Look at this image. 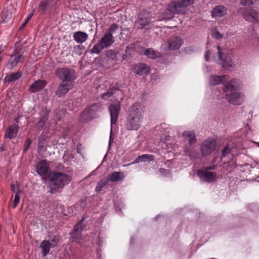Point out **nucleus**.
Here are the masks:
<instances>
[{
  "mask_svg": "<svg viewBox=\"0 0 259 259\" xmlns=\"http://www.w3.org/2000/svg\"><path fill=\"white\" fill-rule=\"evenodd\" d=\"M150 72L149 66L144 63H139L135 67V72L139 75H147Z\"/></svg>",
  "mask_w": 259,
  "mask_h": 259,
  "instance_id": "obj_17",
  "label": "nucleus"
},
{
  "mask_svg": "<svg viewBox=\"0 0 259 259\" xmlns=\"http://www.w3.org/2000/svg\"><path fill=\"white\" fill-rule=\"evenodd\" d=\"M144 54L151 59H156L159 56V54L152 49H147L145 50Z\"/></svg>",
  "mask_w": 259,
  "mask_h": 259,
  "instance_id": "obj_36",
  "label": "nucleus"
},
{
  "mask_svg": "<svg viewBox=\"0 0 259 259\" xmlns=\"http://www.w3.org/2000/svg\"><path fill=\"white\" fill-rule=\"evenodd\" d=\"M159 172L163 176H166L170 174V171L169 169L160 168L159 169Z\"/></svg>",
  "mask_w": 259,
  "mask_h": 259,
  "instance_id": "obj_46",
  "label": "nucleus"
},
{
  "mask_svg": "<svg viewBox=\"0 0 259 259\" xmlns=\"http://www.w3.org/2000/svg\"><path fill=\"white\" fill-rule=\"evenodd\" d=\"M22 73L20 71H18L16 73H13L10 75L7 76L5 79L6 82L11 83V82L15 81L21 77Z\"/></svg>",
  "mask_w": 259,
  "mask_h": 259,
  "instance_id": "obj_30",
  "label": "nucleus"
},
{
  "mask_svg": "<svg viewBox=\"0 0 259 259\" xmlns=\"http://www.w3.org/2000/svg\"><path fill=\"white\" fill-rule=\"evenodd\" d=\"M216 142L213 139H208L204 141L201 145V151L203 156L209 155L215 149Z\"/></svg>",
  "mask_w": 259,
  "mask_h": 259,
  "instance_id": "obj_9",
  "label": "nucleus"
},
{
  "mask_svg": "<svg viewBox=\"0 0 259 259\" xmlns=\"http://www.w3.org/2000/svg\"><path fill=\"white\" fill-rule=\"evenodd\" d=\"M121 110V104L118 100L113 101L109 107L111 117V124H115L117 121Z\"/></svg>",
  "mask_w": 259,
  "mask_h": 259,
  "instance_id": "obj_8",
  "label": "nucleus"
},
{
  "mask_svg": "<svg viewBox=\"0 0 259 259\" xmlns=\"http://www.w3.org/2000/svg\"><path fill=\"white\" fill-rule=\"evenodd\" d=\"M31 140L30 139H27L25 140V143H24V152H26L29 148V146L30 145V144H31Z\"/></svg>",
  "mask_w": 259,
  "mask_h": 259,
  "instance_id": "obj_45",
  "label": "nucleus"
},
{
  "mask_svg": "<svg viewBox=\"0 0 259 259\" xmlns=\"http://www.w3.org/2000/svg\"><path fill=\"white\" fill-rule=\"evenodd\" d=\"M83 219H82L81 221H80L78 223H77L73 228V232L74 233H78V232H80L81 228V223L83 222Z\"/></svg>",
  "mask_w": 259,
  "mask_h": 259,
  "instance_id": "obj_42",
  "label": "nucleus"
},
{
  "mask_svg": "<svg viewBox=\"0 0 259 259\" xmlns=\"http://www.w3.org/2000/svg\"><path fill=\"white\" fill-rule=\"evenodd\" d=\"M106 48L110 47L114 42L113 35L105 33L99 41Z\"/></svg>",
  "mask_w": 259,
  "mask_h": 259,
  "instance_id": "obj_22",
  "label": "nucleus"
},
{
  "mask_svg": "<svg viewBox=\"0 0 259 259\" xmlns=\"http://www.w3.org/2000/svg\"><path fill=\"white\" fill-rule=\"evenodd\" d=\"M235 80L231 79L230 81L228 82L224 88V91L225 92H232L236 90V87L233 85L234 83Z\"/></svg>",
  "mask_w": 259,
  "mask_h": 259,
  "instance_id": "obj_35",
  "label": "nucleus"
},
{
  "mask_svg": "<svg viewBox=\"0 0 259 259\" xmlns=\"http://www.w3.org/2000/svg\"><path fill=\"white\" fill-rule=\"evenodd\" d=\"M226 9L222 6H215L211 11V16L213 18L223 16L226 13Z\"/></svg>",
  "mask_w": 259,
  "mask_h": 259,
  "instance_id": "obj_24",
  "label": "nucleus"
},
{
  "mask_svg": "<svg viewBox=\"0 0 259 259\" xmlns=\"http://www.w3.org/2000/svg\"><path fill=\"white\" fill-rule=\"evenodd\" d=\"M212 35L216 39H221L223 37V34H221L218 30H214L212 32Z\"/></svg>",
  "mask_w": 259,
  "mask_h": 259,
  "instance_id": "obj_44",
  "label": "nucleus"
},
{
  "mask_svg": "<svg viewBox=\"0 0 259 259\" xmlns=\"http://www.w3.org/2000/svg\"><path fill=\"white\" fill-rule=\"evenodd\" d=\"M88 35L87 33L82 31H77L74 33L73 38L74 40L79 44H81L88 39Z\"/></svg>",
  "mask_w": 259,
  "mask_h": 259,
  "instance_id": "obj_25",
  "label": "nucleus"
},
{
  "mask_svg": "<svg viewBox=\"0 0 259 259\" xmlns=\"http://www.w3.org/2000/svg\"><path fill=\"white\" fill-rule=\"evenodd\" d=\"M105 48H106L100 41L91 50L90 52L92 54H99L100 52Z\"/></svg>",
  "mask_w": 259,
  "mask_h": 259,
  "instance_id": "obj_34",
  "label": "nucleus"
},
{
  "mask_svg": "<svg viewBox=\"0 0 259 259\" xmlns=\"http://www.w3.org/2000/svg\"><path fill=\"white\" fill-rule=\"evenodd\" d=\"M183 40L178 36L170 38L168 40V48L171 50L179 49L182 45Z\"/></svg>",
  "mask_w": 259,
  "mask_h": 259,
  "instance_id": "obj_18",
  "label": "nucleus"
},
{
  "mask_svg": "<svg viewBox=\"0 0 259 259\" xmlns=\"http://www.w3.org/2000/svg\"><path fill=\"white\" fill-rule=\"evenodd\" d=\"M118 28L119 27L117 24L113 23L110 25L106 32L113 35V33L116 32L118 30Z\"/></svg>",
  "mask_w": 259,
  "mask_h": 259,
  "instance_id": "obj_37",
  "label": "nucleus"
},
{
  "mask_svg": "<svg viewBox=\"0 0 259 259\" xmlns=\"http://www.w3.org/2000/svg\"><path fill=\"white\" fill-rule=\"evenodd\" d=\"M94 117L89 112V110L86 108L80 114L79 117L80 122H86L92 120Z\"/></svg>",
  "mask_w": 259,
  "mask_h": 259,
  "instance_id": "obj_26",
  "label": "nucleus"
},
{
  "mask_svg": "<svg viewBox=\"0 0 259 259\" xmlns=\"http://www.w3.org/2000/svg\"><path fill=\"white\" fill-rule=\"evenodd\" d=\"M81 239V235L79 233H74L73 232L72 235L71 236V240L72 242H75L77 243H80V239Z\"/></svg>",
  "mask_w": 259,
  "mask_h": 259,
  "instance_id": "obj_39",
  "label": "nucleus"
},
{
  "mask_svg": "<svg viewBox=\"0 0 259 259\" xmlns=\"http://www.w3.org/2000/svg\"><path fill=\"white\" fill-rule=\"evenodd\" d=\"M109 183L108 180L106 178L101 179L98 182L96 187L95 190L97 192L102 191L103 188Z\"/></svg>",
  "mask_w": 259,
  "mask_h": 259,
  "instance_id": "obj_33",
  "label": "nucleus"
},
{
  "mask_svg": "<svg viewBox=\"0 0 259 259\" xmlns=\"http://www.w3.org/2000/svg\"><path fill=\"white\" fill-rule=\"evenodd\" d=\"M230 152V149L228 146H226L224 148L222 151V157L226 156L227 154H229Z\"/></svg>",
  "mask_w": 259,
  "mask_h": 259,
  "instance_id": "obj_48",
  "label": "nucleus"
},
{
  "mask_svg": "<svg viewBox=\"0 0 259 259\" xmlns=\"http://www.w3.org/2000/svg\"><path fill=\"white\" fill-rule=\"evenodd\" d=\"M10 187H11V190L12 192L16 193V185L14 184H11Z\"/></svg>",
  "mask_w": 259,
  "mask_h": 259,
  "instance_id": "obj_50",
  "label": "nucleus"
},
{
  "mask_svg": "<svg viewBox=\"0 0 259 259\" xmlns=\"http://www.w3.org/2000/svg\"><path fill=\"white\" fill-rule=\"evenodd\" d=\"M194 0H170L166 10L172 14H185L187 8L192 5Z\"/></svg>",
  "mask_w": 259,
  "mask_h": 259,
  "instance_id": "obj_3",
  "label": "nucleus"
},
{
  "mask_svg": "<svg viewBox=\"0 0 259 259\" xmlns=\"http://www.w3.org/2000/svg\"><path fill=\"white\" fill-rule=\"evenodd\" d=\"M151 15L146 10L141 11L138 15L135 25L138 29H148L151 24Z\"/></svg>",
  "mask_w": 259,
  "mask_h": 259,
  "instance_id": "obj_6",
  "label": "nucleus"
},
{
  "mask_svg": "<svg viewBox=\"0 0 259 259\" xmlns=\"http://www.w3.org/2000/svg\"><path fill=\"white\" fill-rule=\"evenodd\" d=\"M87 108L94 117L96 112L102 109V106L101 103H97L91 105Z\"/></svg>",
  "mask_w": 259,
  "mask_h": 259,
  "instance_id": "obj_28",
  "label": "nucleus"
},
{
  "mask_svg": "<svg viewBox=\"0 0 259 259\" xmlns=\"http://www.w3.org/2000/svg\"><path fill=\"white\" fill-rule=\"evenodd\" d=\"M209 57V52H206L205 54V59L207 61H208V59Z\"/></svg>",
  "mask_w": 259,
  "mask_h": 259,
  "instance_id": "obj_54",
  "label": "nucleus"
},
{
  "mask_svg": "<svg viewBox=\"0 0 259 259\" xmlns=\"http://www.w3.org/2000/svg\"><path fill=\"white\" fill-rule=\"evenodd\" d=\"M229 78L228 75H212L210 78V82L211 85H214L219 83H223L225 81L228 80Z\"/></svg>",
  "mask_w": 259,
  "mask_h": 259,
  "instance_id": "obj_23",
  "label": "nucleus"
},
{
  "mask_svg": "<svg viewBox=\"0 0 259 259\" xmlns=\"http://www.w3.org/2000/svg\"><path fill=\"white\" fill-rule=\"evenodd\" d=\"M215 168V166H211L209 167H206L205 168H204V169H207V170L209 171L210 170H211V169H214Z\"/></svg>",
  "mask_w": 259,
  "mask_h": 259,
  "instance_id": "obj_53",
  "label": "nucleus"
},
{
  "mask_svg": "<svg viewBox=\"0 0 259 259\" xmlns=\"http://www.w3.org/2000/svg\"><path fill=\"white\" fill-rule=\"evenodd\" d=\"M14 121L16 122V123H19V118L17 117V118H16L14 119Z\"/></svg>",
  "mask_w": 259,
  "mask_h": 259,
  "instance_id": "obj_56",
  "label": "nucleus"
},
{
  "mask_svg": "<svg viewBox=\"0 0 259 259\" xmlns=\"http://www.w3.org/2000/svg\"><path fill=\"white\" fill-rule=\"evenodd\" d=\"M217 49L219 54V58L222 61V66L224 68L231 66V58L229 56H224V54L221 52V49L220 46H217Z\"/></svg>",
  "mask_w": 259,
  "mask_h": 259,
  "instance_id": "obj_16",
  "label": "nucleus"
},
{
  "mask_svg": "<svg viewBox=\"0 0 259 259\" xmlns=\"http://www.w3.org/2000/svg\"><path fill=\"white\" fill-rule=\"evenodd\" d=\"M120 85L118 83H116L114 86L110 88L107 91L102 94L101 97L104 100H108L117 91H120Z\"/></svg>",
  "mask_w": 259,
  "mask_h": 259,
  "instance_id": "obj_21",
  "label": "nucleus"
},
{
  "mask_svg": "<svg viewBox=\"0 0 259 259\" xmlns=\"http://www.w3.org/2000/svg\"><path fill=\"white\" fill-rule=\"evenodd\" d=\"M52 247L50 241L44 240L40 244V247L42 248L44 256H46L50 251V247Z\"/></svg>",
  "mask_w": 259,
  "mask_h": 259,
  "instance_id": "obj_31",
  "label": "nucleus"
},
{
  "mask_svg": "<svg viewBox=\"0 0 259 259\" xmlns=\"http://www.w3.org/2000/svg\"><path fill=\"white\" fill-rule=\"evenodd\" d=\"M197 176L201 180L207 183H210L216 181L217 174L215 172H212L207 169H202L198 171Z\"/></svg>",
  "mask_w": 259,
  "mask_h": 259,
  "instance_id": "obj_10",
  "label": "nucleus"
},
{
  "mask_svg": "<svg viewBox=\"0 0 259 259\" xmlns=\"http://www.w3.org/2000/svg\"><path fill=\"white\" fill-rule=\"evenodd\" d=\"M108 180V182H117L121 181L124 178V175L123 172L121 171H114L111 174H109L106 177Z\"/></svg>",
  "mask_w": 259,
  "mask_h": 259,
  "instance_id": "obj_20",
  "label": "nucleus"
},
{
  "mask_svg": "<svg viewBox=\"0 0 259 259\" xmlns=\"http://www.w3.org/2000/svg\"><path fill=\"white\" fill-rule=\"evenodd\" d=\"M55 73L63 82H71L76 77L75 71L69 68H58L56 70Z\"/></svg>",
  "mask_w": 259,
  "mask_h": 259,
  "instance_id": "obj_7",
  "label": "nucleus"
},
{
  "mask_svg": "<svg viewBox=\"0 0 259 259\" xmlns=\"http://www.w3.org/2000/svg\"><path fill=\"white\" fill-rule=\"evenodd\" d=\"M19 130V126L17 124H13L8 127L5 131L4 137L10 140L14 139L17 137Z\"/></svg>",
  "mask_w": 259,
  "mask_h": 259,
  "instance_id": "obj_15",
  "label": "nucleus"
},
{
  "mask_svg": "<svg viewBox=\"0 0 259 259\" xmlns=\"http://www.w3.org/2000/svg\"><path fill=\"white\" fill-rule=\"evenodd\" d=\"M27 24H25V22H24L23 23V24L22 25L21 27V29H22L23 27H25V26Z\"/></svg>",
  "mask_w": 259,
  "mask_h": 259,
  "instance_id": "obj_57",
  "label": "nucleus"
},
{
  "mask_svg": "<svg viewBox=\"0 0 259 259\" xmlns=\"http://www.w3.org/2000/svg\"><path fill=\"white\" fill-rule=\"evenodd\" d=\"M194 0H170L166 10L172 14H185L187 8L192 5Z\"/></svg>",
  "mask_w": 259,
  "mask_h": 259,
  "instance_id": "obj_4",
  "label": "nucleus"
},
{
  "mask_svg": "<svg viewBox=\"0 0 259 259\" xmlns=\"http://www.w3.org/2000/svg\"><path fill=\"white\" fill-rule=\"evenodd\" d=\"M45 123V121L42 119H41L38 122L37 124L40 126H42L44 125Z\"/></svg>",
  "mask_w": 259,
  "mask_h": 259,
  "instance_id": "obj_51",
  "label": "nucleus"
},
{
  "mask_svg": "<svg viewBox=\"0 0 259 259\" xmlns=\"http://www.w3.org/2000/svg\"><path fill=\"white\" fill-rule=\"evenodd\" d=\"M34 10L32 11V12L28 15L27 18L25 20V24H27L28 22L30 20V19L32 18V16L34 15Z\"/></svg>",
  "mask_w": 259,
  "mask_h": 259,
  "instance_id": "obj_49",
  "label": "nucleus"
},
{
  "mask_svg": "<svg viewBox=\"0 0 259 259\" xmlns=\"http://www.w3.org/2000/svg\"><path fill=\"white\" fill-rule=\"evenodd\" d=\"M22 192V191L18 189V190L16 192L15 198L13 202V208H15L17 206L19 201H20V194Z\"/></svg>",
  "mask_w": 259,
  "mask_h": 259,
  "instance_id": "obj_38",
  "label": "nucleus"
},
{
  "mask_svg": "<svg viewBox=\"0 0 259 259\" xmlns=\"http://www.w3.org/2000/svg\"><path fill=\"white\" fill-rule=\"evenodd\" d=\"M24 56L22 54H16L12 55L9 60L8 64L11 69L16 67L19 63L22 62Z\"/></svg>",
  "mask_w": 259,
  "mask_h": 259,
  "instance_id": "obj_19",
  "label": "nucleus"
},
{
  "mask_svg": "<svg viewBox=\"0 0 259 259\" xmlns=\"http://www.w3.org/2000/svg\"><path fill=\"white\" fill-rule=\"evenodd\" d=\"M59 241V238L58 237L55 236L53 239L51 240L50 244L51 245L52 247L56 246Z\"/></svg>",
  "mask_w": 259,
  "mask_h": 259,
  "instance_id": "obj_43",
  "label": "nucleus"
},
{
  "mask_svg": "<svg viewBox=\"0 0 259 259\" xmlns=\"http://www.w3.org/2000/svg\"><path fill=\"white\" fill-rule=\"evenodd\" d=\"M130 48L129 47H127L126 48V50H125V52H126V53H128V52L130 51Z\"/></svg>",
  "mask_w": 259,
  "mask_h": 259,
  "instance_id": "obj_55",
  "label": "nucleus"
},
{
  "mask_svg": "<svg viewBox=\"0 0 259 259\" xmlns=\"http://www.w3.org/2000/svg\"><path fill=\"white\" fill-rule=\"evenodd\" d=\"M36 172L40 176L48 175L49 169V163L46 160L39 161L36 166Z\"/></svg>",
  "mask_w": 259,
  "mask_h": 259,
  "instance_id": "obj_12",
  "label": "nucleus"
},
{
  "mask_svg": "<svg viewBox=\"0 0 259 259\" xmlns=\"http://www.w3.org/2000/svg\"><path fill=\"white\" fill-rule=\"evenodd\" d=\"M72 85L70 83H61L55 92V95L58 97L64 96L69 90L72 89Z\"/></svg>",
  "mask_w": 259,
  "mask_h": 259,
  "instance_id": "obj_13",
  "label": "nucleus"
},
{
  "mask_svg": "<svg viewBox=\"0 0 259 259\" xmlns=\"http://www.w3.org/2000/svg\"><path fill=\"white\" fill-rule=\"evenodd\" d=\"M3 50L0 48V63L3 61Z\"/></svg>",
  "mask_w": 259,
  "mask_h": 259,
  "instance_id": "obj_52",
  "label": "nucleus"
},
{
  "mask_svg": "<svg viewBox=\"0 0 259 259\" xmlns=\"http://www.w3.org/2000/svg\"><path fill=\"white\" fill-rule=\"evenodd\" d=\"M49 192L51 194L60 192L72 181L70 175L59 171H51L48 174Z\"/></svg>",
  "mask_w": 259,
  "mask_h": 259,
  "instance_id": "obj_1",
  "label": "nucleus"
},
{
  "mask_svg": "<svg viewBox=\"0 0 259 259\" xmlns=\"http://www.w3.org/2000/svg\"><path fill=\"white\" fill-rule=\"evenodd\" d=\"M183 136L188 138L190 145L193 144L196 142L195 135L194 132L185 131L183 133Z\"/></svg>",
  "mask_w": 259,
  "mask_h": 259,
  "instance_id": "obj_29",
  "label": "nucleus"
},
{
  "mask_svg": "<svg viewBox=\"0 0 259 259\" xmlns=\"http://www.w3.org/2000/svg\"><path fill=\"white\" fill-rule=\"evenodd\" d=\"M144 111V108L139 103H136L130 107L126 123L127 130H137L141 127Z\"/></svg>",
  "mask_w": 259,
  "mask_h": 259,
  "instance_id": "obj_2",
  "label": "nucleus"
},
{
  "mask_svg": "<svg viewBox=\"0 0 259 259\" xmlns=\"http://www.w3.org/2000/svg\"><path fill=\"white\" fill-rule=\"evenodd\" d=\"M258 0H241L240 3L243 6H250L252 5L258 1Z\"/></svg>",
  "mask_w": 259,
  "mask_h": 259,
  "instance_id": "obj_41",
  "label": "nucleus"
},
{
  "mask_svg": "<svg viewBox=\"0 0 259 259\" xmlns=\"http://www.w3.org/2000/svg\"><path fill=\"white\" fill-rule=\"evenodd\" d=\"M250 18H247L246 19L249 21H255L257 20L258 17V13L255 10H252L250 13Z\"/></svg>",
  "mask_w": 259,
  "mask_h": 259,
  "instance_id": "obj_40",
  "label": "nucleus"
},
{
  "mask_svg": "<svg viewBox=\"0 0 259 259\" xmlns=\"http://www.w3.org/2000/svg\"><path fill=\"white\" fill-rule=\"evenodd\" d=\"M154 159V156L151 154H144L141 156H139L136 158L137 162L142 161H151Z\"/></svg>",
  "mask_w": 259,
  "mask_h": 259,
  "instance_id": "obj_32",
  "label": "nucleus"
},
{
  "mask_svg": "<svg viewBox=\"0 0 259 259\" xmlns=\"http://www.w3.org/2000/svg\"><path fill=\"white\" fill-rule=\"evenodd\" d=\"M51 0H41L39 4L37 11L40 15H44L50 7Z\"/></svg>",
  "mask_w": 259,
  "mask_h": 259,
  "instance_id": "obj_27",
  "label": "nucleus"
},
{
  "mask_svg": "<svg viewBox=\"0 0 259 259\" xmlns=\"http://www.w3.org/2000/svg\"><path fill=\"white\" fill-rule=\"evenodd\" d=\"M226 98L229 103L240 105L242 104L244 101L243 95L240 92H234L226 95Z\"/></svg>",
  "mask_w": 259,
  "mask_h": 259,
  "instance_id": "obj_11",
  "label": "nucleus"
},
{
  "mask_svg": "<svg viewBox=\"0 0 259 259\" xmlns=\"http://www.w3.org/2000/svg\"><path fill=\"white\" fill-rule=\"evenodd\" d=\"M194 0H170L166 10L172 14H185L187 8L192 5Z\"/></svg>",
  "mask_w": 259,
  "mask_h": 259,
  "instance_id": "obj_5",
  "label": "nucleus"
},
{
  "mask_svg": "<svg viewBox=\"0 0 259 259\" xmlns=\"http://www.w3.org/2000/svg\"><path fill=\"white\" fill-rule=\"evenodd\" d=\"M47 84L45 80L39 79L34 81L29 88L31 93H35L42 90Z\"/></svg>",
  "mask_w": 259,
  "mask_h": 259,
  "instance_id": "obj_14",
  "label": "nucleus"
},
{
  "mask_svg": "<svg viewBox=\"0 0 259 259\" xmlns=\"http://www.w3.org/2000/svg\"><path fill=\"white\" fill-rule=\"evenodd\" d=\"M107 57L114 59L116 56V54L113 50H109L106 53Z\"/></svg>",
  "mask_w": 259,
  "mask_h": 259,
  "instance_id": "obj_47",
  "label": "nucleus"
}]
</instances>
